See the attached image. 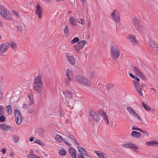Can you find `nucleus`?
I'll list each match as a JSON object with an SVG mask.
<instances>
[{
	"mask_svg": "<svg viewBox=\"0 0 158 158\" xmlns=\"http://www.w3.org/2000/svg\"><path fill=\"white\" fill-rule=\"evenodd\" d=\"M43 79L40 76H39L35 79L33 86L34 90L38 93L41 92L43 88Z\"/></svg>",
	"mask_w": 158,
	"mask_h": 158,
	"instance_id": "1",
	"label": "nucleus"
},
{
	"mask_svg": "<svg viewBox=\"0 0 158 158\" xmlns=\"http://www.w3.org/2000/svg\"><path fill=\"white\" fill-rule=\"evenodd\" d=\"M120 50L117 47H113L111 49V56L114 60H116L119 57Z\"/></svg>",
	"mask_w": 158,
	"mask_h": 158,
	"instance_id": "2",
	"label": "nucleus"
},
{
	"mask_svg": "<svg viewBox=\"0 0 158 158\" xmlns=\"http://www.w3.org/2000/svg\"><path fill=\"white\" fill-rule=\"evenodd\" d=\"M9 13L7 12L6 8L3 6L0 5V15L4 18L6 19H9Z\"/></svg>",
	"mask_w": 158,
	"mask_h": 158,
	"instance_id": "3",
	"label": "nucleus"
},
{
	"mask_svg": "<svg viewBox=\"0 0 158 158\" xmlns=\"http://www.w3.org/2000/svg\"><path fill=\"white\" fill-rule=\"evenodd\" d=\"M111 18L115 22L118 23L120 21L118 11L115 10H114L110 14Z\"/></svg>",
	"mask_w": 158,
	"mask_h": 158,
	"instance_id": "4",
	"label": "nucleus"
},
{
	"mask_svg": "<svg viewBox=\"0 0 158 158\" xmlns=\"http://www.w3.org/2000/svg\"><path fill=\"white\" fill-rule=\"evenodd\" d=\"M14 114L15 117V120L17 124H21L22 120V116L21 113L17 110L14 111Z\"/></svg>",
	"mask_w": 158,
	"mask_h": 158,
	"instance_id": "5",
	"label": "nucleus"
},
{
	"mask_svg": "<svg viewBox=\"0 0 158 158\" xmlns=\"http://www.w3.org/2000/svg\"><path fill=\"white\" fill-rule=\"evenodd\" d=\"M86 42L85 40H81L77 44L73 46V48L75 51H78L82 49L86 44Z\"/></svg>",
	"mask_w": 158,
	"mask_h": 158,
	"instance_id": "6",
	"label": "nucleus"
},
{
	"mask_svg": "<svg viewBox=\"0 0 158 158\" xmlns=\"http://www.w3.org/2000/svg\"><path fill=\"white\" fill-rule=\"evenodd\" d=\"M76 79L77 81L82 83L85 85H90V82L84 77H79L77 78Z\"/></svg>",
	"mask_w": 158,
	"mask_h": 158,
	"instance_id": "7",
	"label": "nucleus"
},
{
	"mask_svg": "<svg viewBox=\"0 0 158 158\" xmlns=\"http://www.w3.org/2000/svg\"><path fill=\"white\" fill-rule=\"evenodd\" d=\"M9 47V44L8 43L2 44L0 45V55H3L5 52Z\"/></svg>",
	"mask_w": 158,
	"mask_h": 158,
	"instance_id": "8",
	"label": "nucleus"
},
{
	"mask_svg": "<svg viewBox=\"0 0 158 158\" xmlns=\"http://www.w3.org/2000/svg\"><path fill=\"white\" fill-rule=\"evenodd\" d=\"M132 23L135 27L136 29L140 32V29L141 28V26L139 23L138 19L136 18H134L132 19Z\"/></svg>",
	"mask_w": 158,
	"mask_h": 158,
	"instance_id": "9",
	"label": "nucleus"
},
{
	"mask_svg": "<svg viewBox=\"0 0 158 158\" xmlns=\"http://www.w3.org/2000/svg\"><path fill=\"white\" fill-rule=\"evenodd\" d=\"M127 110L129 113L131 115L134 117L137 118L140 121H141V118L139 117V115L130 107H127Z\"/></svg>",
	"mask_w": 158,
	"mask_h": 158,
	"instance_id": "10",
	"label": "nucleus"
},
{
	"mask_svg": "<svg viewBox=\"0 0 158 158\" xmlns=\"http://www.w3.org/2000/svg\"><path fill=\"white\" fill-rule=\"evenodd\" d=\"M133 69L136 74L141 79L143 80H147V77L145 76L137 67H134Z\"/></svg>",
	"mask_w": 158,
	"mask_h": 158,
	"instance_id": "11",
	"label": "nucleus"
},
{
	"mask_svg": "<svg viewBox=\"0 0 158 158\" xmlns=\"http://www.w3.org/2000/svg\"><path fill=\"white\" fill-rule=\"evenodd\" d=\"M36 14L37 15L39 19H41L42 17V9L40 6V4L38 3L36 6V10L35 11Z\"/></svg>",
	"mask_w": 158,
	"mask_h": 158,
	"instance_id": "12",
	"label": "nucleus"
},
{
	"mask_svg": "<svg viewBox=\"0 0 158 158\" xmlns=\"http://www.w3.org/2000/svg\"><path fill=\"white\" fill-rule=\"evenodd\" d=\"M0 129L7 131H12L13 128L8 125L5 124H0Z\"/></svg>",
	"mask_w": 158,
	"mask_h": 158,
	"instance_id": "13",
	"label": "nucleus"
},
{
	"mask_svg": "<svg viewBox=\"0 0 158 158\" xmlns=\"http://www.w3.org/2000/svg\"><path fill=\"white\" fill-rule=\"evenodd\" d=\"M127 37L128 39L130 40V42L132 45H135L138 44V41L135 39L134 35H130Z\"/></svg>",
	"mask_w": 158,
	"mask_h": 158,
	"instance_id": "14",
	"label": "nucleus"
},
{
	"mask_svg": "<svg viewBox=\"0 0 158 158\" xmlns=\"http://www.w3.org/2000/svg\"><path fill=\"white\" fill-rule=\"evenodd\" d=\"M123 147L125 148H130L137 149L138 147L136 145L132 143H127L123 144L122 145Z\"/></svg>",
	"mask_w": 158,
	"mask_h": 158,
	"instance_id": "15",
	"label": "nucleus"
},
{
	"mask_svg": "<svg viewBox=\"0 0 158 158\" xmlns=\"http://www.w3.org/2000/svg\"><path fill=\"white\" fill-rule=\"evenodd\" d=\"M99 114L103 117L104 121L106 122V124H108L109 123L107 114L102 110H99Z\"/></svg>",
	"mask_w": 158,
	"mask_h": 158,
	"instance_id": "16",
	"label": "nucleus"
},
{
	"mask_svg": "<svg viewBox=\"0 0 158 158\" xmlns=\"http://www.w3.org/2000/svg\"><path fill=\"white\" fill-rule=\"evenodd\" d=\"M69 152L71 156L73 158H77L75 149L72 148H69Z\"/></svg>",
	"mask_w": 158,
	"mask_h": 158,
	"instance_id": "17",
	"label": "nucleus"
},
{
	"mask_svg": "<svg viewBox=\"0 0 158 158\" xmlns=\"http://www.w3.org/2000/svg\"><path fill=\"white\" fill-rule=\"evenodd\" d=\"M90 115L92 117L94 120L96 121H98V120L99 117L97 114L94 111H89Z\"/></svg>",
	"mask_w": 158,
	"mask_h": 158,
	"instance_id": "18",
	"label": "nucleus"
},
{
	"mask_svg": "<svg viewBox=\"0 0 158 158\" xmlns=\"http://www.w3.org/2000/svg\"><path fill=\"white\" fill-rule=\"evenodd\" d=\"M64 94L65 99L67 100H68L69 99H70L73 96L72 94L68 91H66L64 92Z\"/></svg>",
	"mask_w": 158,
	"mask_h": 158,
	"instance_id": "19",
	"label": "nucleus"
},
{
	"mask_svg": "<svg viewBox=\"0 0 158 158\" xmlns=\"http://www.w3.org/2000/svg\"><path fill=\"white\" fill-rule=\"evenodd\" d=\"M66 58L69 62L70 64L74 65L75 63V60L72 56H66Z\"/></svg>",
	"mask_w": 158,
	"mask_h": 158,
	"instance_id": "20",
	"label": "nucleus"
},
{
	"mask_svg": "<svg viewBox=\"0 0 158 158\" xmlns=\"http://www.w3.org/2000/svg\"><path fill=\"white\" fill-rule=\"evenodd\" d=\"M141 135V134L137 131H133L131 132V136L133 137L138 138L140 137Z\"/></svg>",
	"mask_w": 158,
	"mask_h": 158,
	"instance_id": "21",
	"label": "nucleus"
},
{
	"mask_svg": "<svg viewBox=\"0 0 158 158\" xmlns=\"http://www.w3.org/2000/svg\"><path fill=\"white\" fill-rule=\"evenodd\" d=\"M77 148L79 152L80 153L84 155H87L85 150L82 147L80 146H78Z\"/></svg>",
	"mask_w": 158,
	"mask_h": 158,
	"instance_id": "22",
	"label": "nucleus"
},
{
	"mask_svg": "<svg viewBox=\"0 0 158 158\" xmlns=\"http://www.w3.org/2000/svg\"><path fill=\"white\" fill-rule=\"evenodd\" d=\"M157 142L153 141H148L145 143V144L148 146H158Z\"/></svg>",
	"mask_w": 158,
	"mask_h": 158,
	"instance_id": "23",
	"label": "nucleus"
},
{
	"mask_svg": "<svg viewBox=\"0 0 158 158\" xmlns=\"http://www.w3.org/2000/svg\"><path fill=\"white\" fill-rule=\"evenodd\" d=\"M37 135L41 138H44V136L43 134L44 131L42 129H38L36 131Z\"/></svg>",
	"mask_w": 158,
	"mask_h": 158,
	"instance_id": "24",
	"label": "nucleus"
},
{
	"mask_svg": "<svg viewBox=\"0 0 158 158\" xmlns=\"http://www.w3.org/2000/svg\"><path fill=\"white\" fill-rule=\"evenodd\" d=\"M59 153L61 156H63L66 154V152L64 148H62L60 149Z\"/></svg>",
	"mask_w": 158,
	"mask_h": 158,
	"instance_id": "25",
	"label": "nucleus"
},
{
	"mask_svg": "<svg viewBox=\"0 0 158 158\" xmlns=\"http://www.w3.org/2000/svg\"><path fill=\"white\" fill-rule=\"evenodd\" d=\"M69 21L70 23L72 25L74 26L76 25V23L75 22V19L73 17H70L69 19Z\"/></svg>",
	"mask_w": 158,
	"mask_h": 158,
	"instance_id": "26",
	"label": "nucleus"
},
{
	"mask_svg": "<svg viewBox=\"0 0 158 158\" xmlns=\"http://www.w3.org/2000/svg\"><path fill=\"white\" fill-rule=\"evenodd\" d=\"M55 139L58 142H61L63 139L62 137L59 135H56L55 136Z\"/></svg>",
	"mask_w": 158,
	"mask_h": 158,
	"instance_id": "27",
	"label": "nucleus"
},
{
	"mask_svg": "<svg viewBox=\"0 0 158 158\" xmlns=\"http://www.w3.org/2000/svg\"><path fill=\"white\" fill-rule=\"evenodd\" d=\"M99 158H107V156L105 153L99 151Z\"/></svg>",
	"mask_w": 158,
	"mask_h": 158,
	"instance_id": "28",
	"label": "nucleus"
},
{
	"mask_svg": "<svg viewBox=\"0 0 158 158\" xmlns=\"http://www.w3.org/2000/svg\"><path fill=\"white\" fill-rule=\"evenodd\" d=\"M142 104L143 106V107L145 108V109L148 111H149L151 110V108L149 107L147 105L145 104L144 102H143L142 103Z\"/></svg>",
	"mask_w": 158,
	"mask_h": 158,
	"instance_id": "29",
	"label": "nucleus"
},
{
	"mask_svg": "<svg viewBox=\"0 0 158 158\" xmlns=\"http://www.w3.org/2000/svg\"><path fill=\"white\" fill-rule=\"evenodd\" d=\"M34 143H36L41 145H44V143L43 141L39 139H36L34 141Z\"/></svg>",
	"mask_w": 158,
	"mask_h": 158,
	"instance_id": "30",
	"label": "nucleus"
},
{
	"mask_svg": "<svg viewBox=\"0 0 158 158\" xmlns=\"http://www.w3.org/2000/svg\"><path fill=\"white\" fill-rule=\"evenodd\" d=\"M65 73L67 77H71L72 71L69 69H66Z\"/></svg>",
	"mask_w": 158,
	"mask_h": 158,
	"instance_id": "31",
	"label": "nucleus"
},
{
	"mask_svg": "<svg viewBox=\"0 0 158 158\" xmlns=\"http://www.w3.org/2000/svg\"><path fill=\"white\" fill-rule=\"evenodd\" d=\"M149 44L151 47V49L153 48H157V46L156 45L153 43L152 42L150 41L149 42Z\"/></svg>",
	"mask_w": 158,
	"mask_h": 158,
	"instance_id": "32",
	"label": "nucleus"
},
{
	"mask_svg": "<svg viewBox=\"0 0 158 158\" xmlns=\"http://www.w3.org/2000/svg\"><path fill=\"white\" fill-rule=\"evenodd\" d=\"M133 84L135 86V89L138 88H139V82H136V81H135V80H133L132 81Z\"/></svg>",
	"mask_w": 158,
	"mask_h": 158,
	"instance_id": "33",
	"label": "nucleus"
},
{
	"mask_svg": "<svg viewBox=\"0 0 158 158\" xmlns=\"http://www.w3.org/2000/svg\"><path fill=\"white\" fill-rule=\"evenodd\" d=\"M10 46L13 49H15L17 48V44L14 42H11L9 44Z\"/></svg>",
	"mask_w": 158,
	"mask_h": 158,
	"instance_id": "34",
	"label": "nucleus"
},
{
	"mask_svg": "<svg viewBox=\"0 0 158 158\" xmlns=\"http://www.w3.org/2000/svg\"><path fill=\"white\" fill-rule=\"evenodd\" d=\"M34 110V106H31L29 107L27 109V112L28 113L31 114L33 111Z\"/></svg>",
	"mask_w": 158,
	"mask_h": 158,
	"instance_id": "35",
	"label": "nucleus"
},
{
	"mask_svg": "<svg viewBox=\"0 0 158 158\" xmlns=\"http://www.w3.org/2000/svg\"><path fill=\"white\" fill-rule=\"evenodd\" d=\"M6 109L7 112L9 114H11V107L10 105L7 106L6 108Z\"/></svg>",
	"mask_w": 158,
	"mask_h": 158,
	"instance_id": "36",
	"label": "nucleus"
},
{
	"mask_svg": "<svg viewBox=\"0 0 158 158\" xmlns=\"http://www.w3.org/2000/svg\"><path fill=\"white\" fill-rule=\"evenodd\" d=\"M23 25L20 24L17 26V28L18 30L19 31H22L23 29Z\"/></svg>",
	"mask_w": 158,
	"mask_h": 158,
	"instance_id": "37",
	"label": "nucleus"
},
{
	"mask_svg": "<svg viewBox=\"0 0 158 158\" xmlns=\"http://www.w3.org/2000/svg\"><path fill=\"white\" fill-rule=\"evenodd\" d=\"M135 90L141 96H142L143 95V94L142 90L140 88L136 89H135Z\"/></svg>",
	"mask_w": 158,
	"mask_h": 158,
	"instance_id": "38",
	"label": "nucleus"
},
{
	"mask_svg": "<svg viewBox=\"0 0 158 158\" xmlns=\"http://www.w3.org/2000/svg\"><path fill=\"white\" fill-rule=\"evenodd\" d=\"M67 78H66L65 79V81L66 83L68 84H70V81H71L72 80V77H67Z\"/></svg>",
	"mask_w": 158,
	"mask_h": 158,
	"instance_id": "39",
	"label": "nucleus"
},
{
	"mask_svg": "<svg viewBox=\"0 0 158 158\" xmlns=\"http://www.w3.org/2000/svg\"><path fill=\"white\" fill-rule=\"evenodd\" d=\"M77 22L82 24H83L85 23V20L81 19H78L77 20Z\"/></svg>",
	"mask_w": 158,
	"mask_h": 158,
	"instance_id": "40",
	"label": "nucleus"
},
{
	"mask_svg": "<svg viewBox=\"0 0 158 158\" xmlns=\"http://www.w3.org/2000/svg\"><path fill=\"white\" fill-rule=\"evenodd\" d=\"M79 40V39L77 37H74L73 40L71 41L72 44H74L76 42H78Z\"/></svg>",
	"mask_w": 158,
	"mask_h": 158,
	"instance_id": "41",
	"label": "nucleus"
},
{
	"mask_svg": "<svg viewBox=\"0 0 158 158\" xmlns=\"http://www.w3.org/2000/svg\"><path fill=\"white\" fill-rule=\"evenodd\" d=\"M4 108L2 106H0V115H2L4 114Z\"/></svg>",
	"mask_w": 158,
	"mask_h": 158,
	"instance_id": "42",
	"label": "nucleus"
},
{
	"mask_svg": "<svg viewBox=\"0 0 158 158\" xmlns=\"http://www.w3.org/2000/svg\"><path fill=\"white\" fill-rule=\"evenodd\" d=\"M69 31L68 27L67 25L65 26L64 31V32L65 34H68L69 33Z\"/></svg>",
	"mask_w": 158,
	"mask_h": 158,
	"instance_id": "43",
	"label": "nucleus"
},
{
	"mask_svg": "<svg viewBox=\"0 0 158 158\" xmlns=\"http://www.w3.org/2000/svg\"><path fill=\"white\" fill-rule=\"evenodd\" d=\"M36 155L33 154H30L27 155V157L28 158H35V156Z\"/></svg>",
	"mask_w": 158,
	"mask_h": 158,
	"instance_id": "44",
	"label": "nucleus"
},
{
	"mask_svg": "<svg viewBox=\"0 0 158 158\" xmlns=\"http://www.w3.org/2000/svg\"><path fill=\"white\" fill-rule=\"evenodd\" d=\"M19 137L17 136H15L14 137V140L15 143H16L19 141Z\"/></svg>",
	"mask_w": 158,
	"mask_h": 158,
	"instance_id": "45",
	"label": "nucleus"
},
{
	"mask_svg": "<svg viewBox=\"0 0 158 158\" xmlns=\"http://www.w3.org/2000/svg\"><path fill=\"white\" fill-rule=\"evenodd\" d=\"M132 129L137 130L138 131H140V129L138 128V127L136 126H133L132 127Z\"/></svg>",
	"mask_w": 158,
	"mask_h": 158,
	"instance_id": "46",
	"label": "nucleus"
},
{
	"mask_svg": "<svg viewBox=\"0 0 158 158\" xmlns=\"http://www.w3.org/2000/svg\"><path fill=\"white\" fill-rule=\"evenodd\" d=\"M140 131L141 132H142V133H143L144 134L148 136V132L147 131H145L142 130L141 129H140V131Z\"/></svg>",
	"mask_w": 158,
	"mask_h": 158,
	"instance_id": "47",
	"label": "nucleus"
},
{
	"mask_svg": "<svg viewBox=\"0 0 158 158\" xmlns=\"http://www.w3.org/2000/svg\"><path fill=\"white\" fill-rule=\"evenodd\" d=\"M112 87V85L110 84H108L106 86V87L107 90L110 89Z\"/></svg>",
	"mask_w": 158,
	"mask_h": 158,
	"instance_id": "48",
	"label": "nucleus"
},
{
	"mask_svg": "<svg viewBox=\"0 0 158 158\" xmlns=\"http://www.w3.org/2000/svg\"><path fill=\"white\" fill-rule=\"evenodd\" d=\"M95 75V73L94 72H91L89 76V77L90 78H92Z\"/></svg>",
	"mask_w": 158,
	"mask_h": 158,
	"instance_id": "49",
	"label": "nucleus"
},
{
	"mask_svg": "<svg viewBox=\"0 0 158 158\" xmlns=\"http://www.w3.org/2000/svg\"><path fill=\"white\" fill-rule=\"evenodd\" d=\"M5 120V118L4 116L2 115L0 116V121H4Z\"/></svg>",
	"mask_w": 158,
	"mask_h": 158,
	"instance_id": "50",
	"label": "nucleus"
},
{
	"mask_svg": "<svg viewBox=\"0 0 158 158\" xmlns=\"http://www.w3.org/2000/svg\"><path fill=\"white\" fill-rule=\"evenodd\" d=\"M152 49L154 51V52L155 53L158 54V48L157 47V48L156 49L153 48Z\"/></svg>",
	"mask_w": 158,
	"mask_h": 158,
	"instance_id": "51",
	"label": "nucleus"
},
{
	"mask_svg": "<svg viewBox=\"0 0 158 158\" xmlns=\"http://www.w3.org/2000/svg\"><path fill=\"white\" fill-rule=\"evenodd\" d=\"M69 136L70 138L72 139L73 140H75L74 136L73 135H72L70 134H69Z\"/></svg>",
	"mask_w": 158,
	"mask_h": 158,
	"instance_id": "52",
	"label": "nucleus"
},
{
	"mask_svg": "<svg viewBox=\"0 0 158 158\" xmlns=\"http://www.w3.org/2000/svg\"><path fill=\"white\" fill-rule=\"evenodd\" d=\"M134 79H135V81H136V82H139L140 81V79L137 77H135V78H134Z\"/></svg>",
	"mask_w": 158,
	"mask_h": 158,
	"instance_id": "53",
	"label": "nucleus"
},
{
	"mask_svg": "<svg viewBox=\"0 0 158 158\" xmlns=\"http://www.w3.org/2000/svg\"><path fill=\"white\" fill-rule=\"evenodd\" d=\"M13 13L15 14V15L17 17H19V15H18V14L17 13V12L15 11V10H13L12 11Z\"/></svg>",
	"mask_w": 158,
	"mask_h": 158,
	"instance_id": "54",
	"label": "nucleus"
},
{
	"mask_svg": "<svg viewBox=\"0 0 158 158\" xmlns=\"http://www.w3.org/2000/svg\"><path fill=\"white\" fill-rule=\"evenodd\" d=\"M3 96V93L2 92H0V100L2 98Z\"/></svg>",
	"mask_w": 158,
	"mask_h": 158,
	"instance_id": "55",
	"label": "nucleus"
},
{
	"mask_svg": "<svg viewBox=\"0 0 158 158\" xmlns=\"http://www.w3.org/2000/svg\"><path fill=\"white\" fill-rule=\"evenodd\" d=\"M78 158H85L84 156L81 154H79L78 155Z\"/></svg>",
	"mask_w": 158,
	"mask_h": 158,
	"instance_id": "56",
	"label": "nucleus"
},
{
	"mask_svg": "<svg viewBox=\"0 0 158 158\" xmlns=\"http://www.w3.org/2000/svg\"><path fill=\"white\" fill-rule=\"evenodd\" d=\"M64 143L66 144L67 145L69 146L70 145V144L68 142L66 141H64Z\"/></svg>",
	"mask_w": 158,
	"mask_h": 158,
	"instance_id": "57",
	"label": "nucleus"
},
{
	"mask_svg": "<svg viewBox=\"0 0 158 158\" xmlns=\"http://www.w3.org/2000/svg\"><path fill=\"white\" fill-rule=\"evenodd\" d=\"M129 75L132 78H135V76L133 75V74L131 73H129Z\"/></svg>",
	"mask_w": 158,
	"mask_h": 158,
	"instance_id": "58",
	"label": "nucleus"
},
{
	"mask_svg": "<svg viewBox=\"0 0 158 158\" xmlns=\"http://www.w3.org/2000/svg\"><path fill=\"white\" fill-rule=\"evenodd\" d=\"M1 151L3 154H4L6 152V149L5 148H3L1 150Z\"/></svg>",
	"mask_w": 158,
	"mask_h": 158,
	"instance_id": "59",
	"label": "nucleus"
},
{
	"mask_svg": "<svg viewBox=\"0 0 158 158\" xmlns=\"http://www.w3.org/2000/svg\"><path fill=\"white\" fill-rule=\"evenodd\" d=\"M30 102H29V105L30 106H31L33 104V100H30Z\"/></svg>",
	"mask_w": 158,
	"mask_h": 158,
	"instance_id": "60",
	"label": "nucleus"
},
{
	"mask_svg": "<svg viewBox=\"0 0 158 158\" xmlns=\"http://www.w3.org/2000/svg\"><path fill=\"white\" fill-rule=\"evenodd\" d=\"M28 97L30 100H32L33 99L31 96L30 95H28Z\"/></svg>",
	"mask_w": 158,
	"mask_h": 158,
	"instance_id": "61",
	"label": "nucleus"
},
{
	"mask_svg": "<svg viewBox=\"0 0 158 158\" xmlns=\"http://www.w3.org/2000/svg\"><path fill=\"white\" fill-rule=\"evenodd\" d=\"M10 156H11L12 157H13L14 156V153L12 152H10Z\"/></svg>",
	"mask_w": 158,
	"mask_h": 158,
	"instance_id": "62",
	"label": "nucleus"
},
{
	"mask_svg": "<svg viewBox=\"0 0 158 158\" xmlns=\"http://www.w3.org/2000/svg\"><path fill=\"white\" fill-rule=\"evenodd\" d=\"M34 140V138L33 137H31V138H30V139H29V141H30V142H32Z\"/></svg>",
	"mask_w": 158,
	"mask_h": 158,
	"instance_id": "63",
	"label": "nucleus"
},
{
	"mask_svg": "<svg viewBox=\"0 0 158 158\" xmlns=\"http://www.w3.org/2000/svg\"><path fill=\"white\" fill-rule=\"evenodd\" d=\"M95 153L97 155L99 156V151H95Z\"/></svg>",
	"mask_w": 158,
	"mask_h": 158,
	"instance_id": "64",
	"label": "nucleus"
}]
</instances>
